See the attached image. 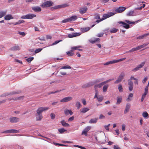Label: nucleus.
Wrapping results in <instances>:
<instances>
[{
  "mask_svg": "<svg viewBox=\"0 0 149 149\" xmlns=\"http://www.w3.org/2000/svg\"><path fill=\"white\" fill-rule=\"evenodd\" d=\"M89 41L91 43L94 44L96 42H99L100 41V39L99 38H97L94 40L91 39Z\"/></svg>",
  "mask_w": 149,
  "mask_h": 149,
  "instance_id": "22",
  "label": "nucleus"
},
{
  "mask_svg": "<svg viewBox=\"0 0 149 149\" xmlns=\"http://www.w3.org/2000/svg\"><path fill=\"white\" fill-rule=\"evenodd\" d=\"M142 116L144 118H148V114L146 111L142 113Z\"/></svg>",
  "mask_w": 149,
  "mask_h": 149,
  "instance_id": "37",
  "label": "nucleus"
},
{
  "mask_svg": "<svg viewBox=\"0 0 149 149\" xmlns=\"http://www.w3.org/2000/svg\"><path fill=\"white\" fill-rule=\"evenodd\" d=\"M20 49L19 47L17 46H14L10 49V50L12 51L19 50Z\"/></svg>",
  "mask_w": 149,
  "mask_h": 149,
  "instance_id": "27",
  "label": "nucleus"
},
{
  "mask_svg": "<svg viewBox=\"0 0 149 149\" xmlns=\"http://www.w3.org/2000/svg\"><path fill=\"white\" fill-rule=\"evenodd\" d=\"M94 18L95 19H100V15L97 14H96L95 15Z\"/></svg>",
  "mask_w": 149,
  "mask_h": 149,
  "instance_id": "49",
  "label": "nucleus"
},
{
  "mask_svg": "<svg viewBox=\"0 0 149 149\" xmlns=\"http://www.w3.org/2000/svg\"><path fill=\"white\" fill-rule=\"evenodd\" d=\"M122 98L121 97H118L117 98V100L116 104H119L122 102Z\"/></svg>",
  "mask_w": 149,
  "mask_h": 149,
  "instance_id": "34",
  "label": "nucleus"
},
{
  "mask_svg": "<svg viewBox=\"0 0 149 149\" xmlns=\"http://www.w3.org/2000/svg\"><path fill=\"white\" fill-rule=\"evenodd\" d=\"M49 109V107H40L38 108L36 111L37 113L42 114V113L44 111L47 110Z\"/></svg>",
  "mask_w": 149,
  "mask_h": 149,
  "instance_id": "6",
  "label": "nucleus"
},
{
  "mask_svg": "<svg viewBox=\"0 0 149 149\" xmlns=\"http://www.w3.org/2000/svg\"><path fill=\"white\" fill-rule=\"evenodd\" d=\"M67 54L68 56H73L74 54L72 50L67 52Z\"/></svg>",
  "mask_w": 149,
  "mask_h": 149,
  "instance_id": "35",
  "label": "nucleus"
},
{
  "mask_svg": "<svg viewBox=\"0 0 149 149\" xmlns=\"http://www.w3.org/2000/svg\"><path fill=\"white\" fill-rule=\"evenodd\" d=\"M61 41H62V40H56V41H55L54 42H53V43L51 45H56V44H58V43L59 42H61Z\"/></svg>",
  "mask_w": 149,
  "mask_h": 149,
  "instance_id": "54",
  "label": "nucleus"
},
{
  "mask_svg": "<svg viewBox=\"0 0 149 149\" xmlns=\"http://www.w3.org/2000/svg\"><path fill=\"white\" fill-rule=\"evenodd\" d=\"M36 15L33 14H29L25 15L22 16L21 17V18L22 19H31L33 17H36Z\"/></svg>",
  "mask_w": 149,
  "mask_h": 149,
  "instance_id": "3",
  "label": "nucleus"
},
{
  "mask_svg": "<svg viewBox=\"0 0 149 149\" xmlns=\"http://www.w3.org/2000/svg\"><path fill=\"white\" fill-rule=\"evenodd\" d=\"M4 19L6 20H9L13 19V17H12L10 15H8L5 17Z\"/></svg>",
  "mask_w": 149,
  "mask_h": 149,
  "instance_id": "28",
  "label": "nucleus"
},
{
  "mask_svg": "<svg viewBox=\"0 0 149 149\" xmlns=\"http://www.w3.org/2000/svg\"><path fill=\"white\" fill-rule=\"evenodd\" d=\"M133 86H129V89L131 91L133 90Z\"/></svg>",
  "mask_w": 149,
  "mask_h": 149,
  "instance_id": "64",
  "label": "nucleus"
},
{
  "mask_svg": "<svg viewBox=\"0 0 149 149\" xmlns=\"http://www.w3.org/2000/svg\"><path fill=\"white\" fill-rule=\"evenodd\" d=\"M125 73L124 72H122L119 76V77L122 80L125 77Z\"/></svg>",
  "mask_w": 149,
  "mask_h": 149,
  "instance_id": "42",
  "label": "nucleus"
},
{
  "mask_svg": "<svg viewBox=\"0 0 149 149\" xmlns=\"http://www.w3.org/2000/svg\"><path fill=\"white\" fill-rule=\"evenodd\" d=\"M69 4L68 3H65L63 4L59 5L60 8H64L67 7L69 6Z\"/></svg>",
  "mask_w": 149,
  "mask_h": 149,
  "instance_id": "31",
  "label": "nucleus"
},
{
  "mask_svg": "<svg viewBox=\"0 0 149 149\" xmlns=\"http://www.w3.org/2000/svg\"><path fill=\"white\" fill-rule=\"evenodd\" d=\"M145 64L144 62H142L139 65L136 67L134 68L132 70L133 72H136L139 70L140 69L142 68L143 66Z\"/></svg>",
  "mask_w": 149,
  "mask_h": 149,
  "instance_id": "4",
  "label": "nucleus"
},
{
  "mask_svg": "<svg viewBox=\"0 0 149 149\" xmlns=\"http://www.w3.org/2000/svg\"><path fill=\"white\" fill-rule=\"evenodd\" d=\"M32 10L36 12H40L41 11V8L39 6H33L32 7Z\"/></svg>",
  "mask_w": 149,
  "mask_h": 149,
  "instance_id": "14",
  "label": "nucleus"
},
{
  "mask_svg": "<svg viewBox=\"0 0 149 149\" xmlns=\"http://www.w3.org/2000/svg\"><path fill=\"white\" fill-rule=\"evenodd\" d=\"M51 9L52 10H55L57 9H60L59 5L56 6H55L52 7L51 8Z\"/></svg>",
  "mask_w": 149,
  "mask_h": 149,
  "instance_id": "41",
  "label": "nucleus"
},
{
  "mask_svg": "<svg viewBox=\"0 0 149 149\" xmlns=\"http://www.w3.org/2000/svg\"><path fill=\"white\" fill-rule=\"evenodd\" d=\"M34 59L33 57H29L26 59V61L29 63H30Z\"/></svg>",
  "mask_w": 149,
  "mask_h": 149,
  "instance_id": "50",
  "label": "nucleus"
},
{
  "mask_svg": "<svg viewBox=\"0 0 149 149\" xmlns=\"http://www.w3.org/2000/svg\"><path fill=\"white\" fill-rule=\"evenodd\" d=\"M105 84L104 81L102 82L99 84H98V86H99V88H100L103 85Z\"/></svg>",
  "mask_w": 149,
  "mask_h": 149,
  "instance_id": "59",
  "label": "nucleus"
},
{
  "mask_svg": "<svg viewBox=\"0 0 149 149\" xmlns=\"http://www.w3.org/2000/svg\"><path fill=\"white\" fill-rule=\"evenodd\" d=\"M63 90H60L56 91H55L54 92H49V93H48V95H50L51 94L55 93H58V92H59L61 91H62Z\"/></svg>",
  "mask_w": 149,
  "mask_h": 149,
  "instance_id": "48",
  "label": "nucleus"
},
{
  "mask_svg": "<svg viewBox=\"0 0 149 149\" xmlns=\"http://www.w3.org/2000/svg\"><path fill=\"white\" fill-rule=\"evenodd\" d=\"M118 29L115 28H113L110 31L111 33H115L117 32Z\"/></svg>",
  "mask_w": 149,
  "mask_h": 149,
  "instance_id": "44",
  "label": "nucleus"
},
{
  "mask_svg": "<svg viewBox=\"0 0 149 149\" xmlns=\"http://www.w3.org/2000/svg\"><path fill=\"white\" fill-rule=\"evenodd\" d=\"M89 110V109L87 107H84V108L81 109L80 111L81 113H84L88 111Z\"/></svg>",
  "mask_w": 149,
  "mask_h": 149,
  "instance_id": "20",
  "label": "nucleus"
},
{
  "mask_svg": "<svg viewBox=\"0 0 149 149\" xmlns=\"http://www.w3.org/2000/svg\"><path fill=\"white\" fill-rule=\"evenodd\" d=\"M98 119V118H97L91 119L89 121V123L91 124L95 123L97 122Z\"/></svg>",
  "mask_w": 149,
  "mask_h": 149,
  "instance_id": "24",
  "label": "nucleus"
},
{
  "mask_svg": "<svg viewBox=\"0 0 149 149\" xmlns=\"http://www.w3.org/2000/svg\"><path fill=\"white\" fill-rule=\"evenodd\" d=\"M74 118V116H72L71 117H70L68 120V121H72Z\"/></svg>",
  "mask_w": 149,
  "mask_h": 149,
  "instance_id": "60",
  "label": "nucleus"
},
{
  "mask_svg": "<svg viewBox=\"0 0 149 149\" xmlns=\"http://www.w3.org/2000/svg\"><path fill=\"white\" fill-rule=\"evenodd\" d=\"M149 35V33L144 34L141 36H138V37H144L148 36Z\"/></svg>",
  "mask_w": 149,
  "mask_h": 149,
  "instance_id": "52",
  "label": "nucleus"
},
{
  "mask_svg": "<svg viewBox=\"0 0 149 149\" xmlns=\"http://www.w3.org/2000/svg\"><path fill=\"white\" fill-rule=\"evenodd\" d=\"M9 120L11 123H16L19 121V118L16 117H11L10 118Z\"/></svg>",
  "mask_w": 149,
  "mask_h": 149,
  "instance_id": "8",
  "label": "nucleus"
},
{
  "mask_svg": "<svg viewBox=\"0 0 149 149\" xmlns=\"http://www.w3.org/2000/svg\"><path fill=\"white\" fill-rule=\"evenodd\" d=\"M113 148L114 149H121L118 145H114L113 146Z\"/></svg>",
  "mask_w": 149,
  "mask_h": 149,
  "instance_id": "63",
  "label": "nucleus"
},
{
  "mask_svg": "<svg viewBox=\"0 0 149 149\" xmlns=\"http://www.w3.org/2000/svg\"><path fill=\"white\" fill-rule=\"evenodd\" d=\"M36 120L37 121H40L43 118L42 114L37 113L36 114Z\"/></svg>",
  "mask_w": 149,
  "mask_h": 149,
  "instance_id": "17",
  "label": "nucleus"
},
{
  "mask_svg": "<svg viewBox=\"0 0 149 149\" xmlns=\"http://www.w3.org/2000/svg\"><path fill=\"white\" fill-rule=\"evenodd\" d=\"M133 96V94L132 93H130L128 96V98L126 100L128 102H130L132 99V97Z\"/></svg>",
  "mask_w": 149,
  "mask_h": 149,
  "instance_id": "26",
  "label": "nucleus"
},
{
  "mask_svg": "<svg viewBox=\"0 0 149 149\" xmlns=\"http://www.w3.org/2000/svg\"><path fill=\"white\" fill-rule=\"evenodd\" d=\"M64 113L65 114L66 116L68 115L69 114L71 115L73 114V112L71 110H69L67 109H65L64 110Z\"/></svg>",
  "mask_w": 149,
  "mask_h": 149,
  "instance_id": "16",
  "label": "nucleus"
},
{
  "mask_svg": "<svg viewBox=\"0 0 149 149\" xmlns=\"http://www.w3.org/2000/svg\"><path fill=\"white\" fill-rule=\"evenodd\" d=\"M19 132V131L18 130L12 129L10 130H7L5 131H4L2 132V133H18Z\"/></svg>",
  "mask_w": 149,
  "mask_h": 149,
  "instance_id": "10",
  "label": "nucleus"
},
{
  "mask_svg": "<svg viewBox=\"0 0 149 149\" xmlns=\"http://www.w3.org/2000/svg\"><path fill=\"white\" fill-rule=\"evenodd\" d=\"M58 131L61 134H63L64 132L67 131V130L64 129V128H62L58 129Z\"/></svg>",
  "mask_w": 149,
  "mask_h": 149,
  "instance_id": "38",
  "label": "nucleus"
},
{
  "mask_svg": "<svg viewBox=\"0 0 149 149\" xmlns=\"http://www.w3.org/2000/svg\"><path fill=\"white\" fill-rule=\"evenodd\" d=\"M25 22L24 20H19L18 22H16L15 24V25L19 24L21 23H23L24 22Z\"/></svg>",
  "mask_w": 149,
  "mask_h": 149,
  "instance_id": "53",
  "label": "nucleus"
},
{
  "mask_svg": "<svg viewBox=\"0 0 149 149\" xmlns=\"http://www.w3.org/2000/svg\"><path fill=\"white\" fill-rule=\"evenodd\" d=\"M115 14V13L113 12H109L107 14H104L103 15L102 19L103 20L108 18L114 15Z\"/></svg>",
  "mask_w": 149,
  "mask_h": 149,
  "instance_id": "7",
  "label": "nucleus"
},
{
  "mask_svg": "<svg viewBox=\"0 0 149 149\" xmlns=\"http://www.w3.org/2000/svg\"><path fill=\"white\" fill-rule=\"evenodd\" d=\"M109 87V85H104L103 88V92H106L107 90V89Z\"/></svg>",
  "mask_w": 149,
  "mask_h": 149,
  "instance_id": "36",
  "label": "nucleus"
},
{
  "mask_svg": "<svg viewBox=\"0 0 149 149\" xmlns=\"http://www.w3.org/2000/svg\"><path fill=\"white\" fill-rule=\"evenodd\" d=\"M75 105L78 109H79L81 106L80 102H76Z\"/></svg>",
  "mask_w": 149,
  "mask_h": 149,
  "instance_id": "39",
  "label": "nucleus"
},
{
  "mask_svg": "<svg viewBox=\"0 0 149 149\" xmlns=\"http://www.w3.org/2000/svg\"><path fill=\"white\" fill-rule=\"evenodd\" d=\"M118 89L119 92H122L123 91L122 86L121 84H119L118 86Z\"/></svg>",
  "mask_w": 149,
  "mask_h": 149,
  "instance_id": "40",
  "label": "nucleus"
},
{
  "mask_svg": "<svg viewBox=\"0 0 149 149\" xmlns=\"http://www.w3.org/2000/svg\"><path fill=\"white\" fill-rule=\"evenodd\" d=\"M148 79V77H145L142 80V82L143 84H144L146 83V81Z\"/></svg>",
  "mask_w": 149,
  "mask_h": 149,
  "instance_id": "62",
  "label": "nucleus"
},
{
  "mask_svg": "<svg viewBox=\"0 0 149 149\" xmlns=\"http://www.w3.org/2000/svg\"><path fill=\"white\" fill-rule=\"evenodd\" d=\"M68 22H70L69 18L63 20L61 22L62 23H65Z\"/></svg>",
  "mask_w": 149,
  "mask_h": 149,
  "instance_id": "51",
  "label": "nucleus"
},
{
  "mask_svg": "<svg viewBox=\"0 0 149 149\" xmlns=\"http://www.w3.org/2000/svg\"><path fill=\"white\" fill-rule=\"evenodd\" d=\"M42 50V48H38L37 49H36L35 51V53H38L40 52Z\"/></svg>",
  "mask_w": 149,
  "mask_h": 149,
  "instance_id": "57",
  "label": "nucleus"
},
{
  "mask_svg": "<svg viewBox=\"0 0 149 149\" xmlns=\"http://www.w3.org/2000/svg\"><path fill=\"white\" fill-rule=\"evenodd\" d=\"M87 9L88 8L86 7L81 8L79 9V12L81 14H83L85 13Z\"/></svg>",
  "mask_w": 149,
  "mask_h": 149,
  "instance_id": "15",
  "label": "nucleus"
},
{
  "mask_svg": "<svg viewBox=\"0 0 149 149\" xmlns=\"http://www.w3.org/2000/svg\"><path fill=\"white\" fill-rule=\"evenodd\" d=\"M134 13L133 11H130L128 12L127 14V16H133V14Z\"/></svg>",
  "mask_w": 149,
  "mask_h": 149,
  "instance_id": "46",
  "label": "nucleus"
},
{
  "mask_svg": "<svg viewBox=\"0 0 149 149\" xmlns=\"http://www.w3.org/2000/svg\"><path fill=\"white\" fill-rule=\"evenodd\" d=\"M90 29L91 28L90 27H88L83 28H81V30L82 32H84L89 31Z\"/></svg>",
  "mask_w": 149,
  "mask_h": 149,
  "instance_id": "30",
  "label": "nucleus"
},
{
  "mask_svg": "<svg viewBox=\"0 0 149 149\" xmlns=\"http://www.w3.org/2000/svg\"><path fill=\"white\" fill-rule=\"evenodd\" d=\"M81 33H72L71 34H69L68 37H74L79 36L81 34Z\"/></svg>",
  "mask_w": 149,
  "mask_h": 149,
  "instance_id": "13",
  "label": "nucleus"
},
{
  "mask_svg": "<svg viewBox=\"0 0 149 149\" xmlns=\"http://www.w3.org/2000/svg\"><path fill=\"white\" fill-rule=\"evenodd\" d=\"M125 21L127 23L122 21L119 22L118 23L119 24H122L120 25L121 26L123 27V28L126 29H128L130 28V26L128 24H134L135 23V22H131L129 20H125Z\"/></svg>",
  "mask_w": 149,
  "mask_h": 149,
  "instance_id": "1",
  "label": "nucleus"
},
{
  "mask_svg": "<svg viewBox=\"0 0 149 149\" xmlns=\"http://www.w3.org/2000/svg\"><path fill=\"white\" fill-rule=\"evenodd\" d=\"M126 9V8L125 7L123 6L120 7L118 8L115 10V14L117 13H122L124 10H125Z\"/></svg>",
  "mask_w": 149,
  "mask_h": 149,
  "instance_id": "9",
  "label": "nucleus"
},
{
  "mask_svg": "<svg viewBox=\"0 0 149 149\" xmlns=\"http://www.w3.org/2000/svg\"><path fill=\"white\" fill-rule=\"evenodd\" d=\"M130 104H127L125 109L124 111V113L125 114L126 113L128 112L129 110L130 107Z\"/></svg>",
  "mask_w": 149,
  "mask_h": 149,
  "instance_id": "21",
  "label": "nucleus"
},
{
  "mask_svg": "<svg viewBox=\"0 0 149 149\" xmlns=\"http://www.w3.org/2000/svg\"><path fill=\"white\" fill-rule=\"evenodd\" d=\"M146 95L144 94H143L142 96V97H141V102H143V100H144V98H145V97H146Z\"/></svg>",
  "mask_w": 149,
  "mask_h": 149,
  "instance_id": "58",
  "label": "nucleus"
},
{
  "mask_svg": "<svg viewBox=\"0 0 149 149\" xmlns=\"http://www.w3.org/2000/svg\"><path fill=\"white\" fill-rule=\"evenodd\" d=\"M139 48H138V46L136 47L135 48H134L131 49V50L127 52V53L128 52H132L134 51L139 50Z\"/></svg>",
  "mask_w": 149,
  "mask_h": 149,
  "instance_id": "29",
  "label": "nucleus"
},
{
  "mask_svg": "<svg viewBox=\"0 0 149 149\" xmlns=\"http://www.w3.org/2000/svg\"><path fill=\"white\" fill-rule=\"evenodd\" d=\"M122 80L119 78V77L118 78L117 80L114 82V84H118L121 82Z\"/></svg>",
  "mask_w": 149,
  "mask_h": 149,
  "instance_id": "43",
  "label": "nucleus"
},
{
  "mask_svg": "<svg viewBox=\"0 0 149 149\" xmlns=\"http://www.w3.org/2000/svg\"><path fill=\"white\" fill-rule=\"evenodd\" d=\"M148 87L146 86V87L145 88V92L143 94H144L145 95H147L148 93Z\"/></svg>",
  "mask_w": 149,
  "mask_h": 149,
  "instance_id": "55",
  "label": "nucleus"
},
{
  "mask_svg": "<svg viewBox=\"0 0 149 149\" xmlns=\"http://www.w3.org/2000/svg\"><path fill=\"white\" fill-rule=\"evenodd\" d=\"M50 116L51 119H53L55 118V115L54 113H52L50 114Z\"/></svg>",
  "mask_w": 149,
  "mask_h": 149,
  "instance_id": "61",
  "label": "nucleus"
},
{
  "mask_svg": "<svg viewBox=\"0 0 149 149\" xmlns=\"http://www.w3.org/2000/svg\"><path fill=\"white\" fill-rule=\"evenodd\" d=\"M149 44V42L144 43L143 45L138 46L139 50L141 49L144 47L147 46Z\"/></svg>",
  "mask_w": 149,
  "mask_h": 149,
  "instance_id": "25",
  "label": "nucleus"
},
{
  "mask_svg": "<svg viewBox=\"0 0 149 149\" xmlns=\"http://www.w3.org/2000/svg\"><path fill=\"white\" fill-rule=\"evenodd\" d=\"M61 123L62 125L64 127H69L70 126L69 124L66 123L64 120L61 121Z\"/></svg>",
  "mask_w": 149,
  "mask_h": 149,
  "instance_id": "19",
  "label": "nucleus"
},
{
  "mask_svg": "<svg viewBox=\"0 0 149 149\" xmlns=\"http://www.w3.org/2000/svg\"><path fill=\"white\" fill-rule=\"evenodd\" d=\"M82 48V47L81 46H74L71 47V49L73 51L75 50H78L79 51H82V49H79V48Z\"/></svg>",
  "mask_w": 149,
  "mask_h": 149,
  "instance_id": "18",
  "label": "nucleus"
},
{
  "mask_svg": "<svg viewBox=\"0 0 149 149\" xmlns=\"http://www.w3.org/2000/svg\"><path fill=\"white\" fill-rule=\"evenodd\" d=\"M91 128V127L89 126H88L86 127L82 131L81 134H84L86 136H87V132L88 131H89L90 130Z\"/></svg>",
  "mask_w": 149,
  "mask_h": 149,
  "instance_id": "12",
  "label": "nucleus"
},
{
  "mask_svg": "<svg viewBox=\"0 0 149 149\" xmlns=\"http://www.w3.org/2000/svg\"><path fill=\"white\" fill-rule=\"evenodd\" d=\"M53 3L50 1H46L43 3L42 5V7L43 8L50 7L52 5Z\"/></svg>",
  "mask_w": 149,
  "mask_h": 149,
  "instance_id": "5",
  "label": "nucleus"
},
{
  "mask_svg": "<svg viewBox=\"0 0 149 149\" xmlns=\"http://www.w3.org/2000/svg\"><path fill=\"white\" fill-rule=\"evenodd\" d=\"M72 97H67L64 98L60 100L62 102H65L70 101L72 100Z\"/></svg>",
  "mask_w": 149,
  "mask_h": 149,
  "instance_id": "11",
  "label": "nucleus"
},
{
  "mask_svg": "<svg viewBox=\"0 0 149 149\" xmlns=\"http://www.w3.org/2000/svg\"><path fill=\"white\" fill-rule=\"evenodd\" d=\"M126 59L125 58H121L118 60H113L111 61H109L104 64V65H106L110 64H112L117 63H118L119 62L125 60Z\"/></svg>",
  "mask_w": 149,
  "mask_h": 149,
  "instance_id": "2",
  "label": "nucleus"
},
{
  "mask_svg": "<svg viewBox=\"0 0 149 149\" xmlns=\"http://www.w3.org/2000/svg\"><path fill=\"white\" fill-rule=\"evenodd\" d=\"M21 92L20 91H19V92H12L11 93H10V94L7 93V94H5L4 95H1V96H8V95H9L10 94V95H13V94H17V93H20Z\"/></svg>",
  "mask_w": 149,
  "mask_h": 149,
  "instance_id": "32",
  "label": "nucleus"
},
{
  "mask_svg": "<svg viewBox=\"0 0 149 149\" xmlns=\"http://www.w3.org/2000/svg\"><path fill=\"white\" fill-rule=\"evenodd\" d=\"M69 18L70 22L74 21L77 19V17L76 15H73Z\"/></svg>",
  "mask_w": 149,
  "mask_h": 149,
  "instance_id": "23",
  "label": "nucleus"
},
{
  "mask_svg": "<svg viewBox=\"0 0 149 149\" xmlns=\"http://www.w3.org/2000/svg\"><path fill=\"white\" fill-rule=\"evenodd\" d=\"M128 84L129 86H133V84L131 80H128Z\"/></svg>",
  "mask_w": 149,
  "mask_h": 149,
  "instance_id": "56",
  "label": "nucleus"
},
{
  "mask_svg": "<svg viewBox=\"0 0 149 149\" xmlns=\"http://www.w3.org/2000/svg\"><path fill=\"white\" fill-rule=\"evenodd\" d=\"M71 67L69 65H65L62 67L61 69H71Z\"/></svg>",
  "mask_w": 149,
  "mask_h": 149,
  "instance_id": "45",
  "label": "nucleus"
},
{
  "mask_svg": "<svg viewBox=\"0 0 149 149\" xmlns=\"http://www.w3.org/2000/svg\"><path fill=\"white\" fill-rule=\"evenodd\" d=\"M6 11H1L0 12V18H1L6 15Z\"/></svg>",
  "mask_w": 149,
  "mask_h": 149,
  "instance_id": "33",
  "label": "nucleus"
},
{
  "mask_svg": "<svg viewBox=\"0 0 149 149\" xmlns=\"http://www.w3.org/2000/svg\"><path fill=\"white\" fill-rule=\"evenodd\" d=\"M103 96H99L97 97V100L99 102H101L103 100Z\"/></svg>",
  "mask_w": 149,
  "mask_h": 149,
  "instance_id": "47",
  "label": "nucleus"
}]
</instances>
